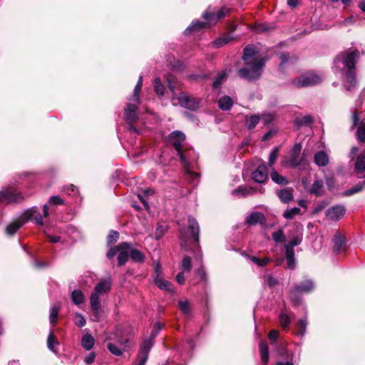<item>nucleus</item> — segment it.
<instances>
[{
    "instance_id": "nucleus-7",
    "label": "nucleus",
    "mask_w": 365,
    "mask_h": 365,
    "mask_svg": "<svg viewBox=\"0 0 365 365\" xmlns=\"http://www.w3.org/2000/svg\"><path fill=\"white\" fill-rule=\"evenodd\" d=\"M322 77L314 73H307L293 81L296 87H307L317 85L322 82Z\"/></svg>"
},
{
    "instance_id": "nucleus-34",
    "label": "nucleus",
    "mask_w": 365,
    "mask_h": 365,
    "mask_svg": "<svg viewBox=\"0 0 365 365\" xmlns=\"http://www.w3.org/2000/svg\"><path fill=\"white\" fill-rule=\"evenodd\" d=\"M58 345V342L56 340V336H54L52 331L48 336L47 339V346L48 349L54 353H56L57 351L56 349V346Z\"/></svg>"
},
{
    "instance_id": "nucleus-17",
    "label": "nucleus",
    "mask_w": 365,
    "mask_h": 365,
    "mask_svg": "<svg viewBox=\"0 0 365 365\" xmlns=\"http://www.w3.org/2000/svg\"><path fill=\"white\" fill-rule=\"evenodd\" d=\"M346 212L344 206L338 205L329 208L326 212V216L329 220H338L342 217Z\"/></svg>"
},
{
    "instance_id": "nucleus-31",
    "label": "nucleus",
    "mask_w": 365,
    "mask_h": 365,
    "mask_svg": "<svg viewBox=\"0 0 365 365\" xmlns=\"http://www.w3.org/2000/svg\"><path fill=\"white\" fill-rule=\"evenodd\" d=\"M129 255L132 260L136 262H143L145 259V255L138 250L133 249L130 245V250H129Z\"/></svg>"
},
{
    "instance_id": "nucleus-41",
    "label": "nucleus",
    "mask_w": 365,
    "mask_h": 365,
    "mask_svg": "<svg viewBox=\"0 0 365 365\" xmlns=\"http://www.w3.org/2000/svg\"><path fill=\"white\" fill-rule=\"evenodd\" d=\"M300 214V209L298 207H293L285 210L283 213V217L287 220L293 219L296 215Z\"/></svg>"
},
{
    "instance_id": "nucleus-16",
    "label": "nucleus",
    "mask_w": 365,
    "mask_h": 365,
    "mask_svg": "<svg viewBox=\"0 0 365 365\" xmlns=\"http://www.w3.org/2000/svg\"><path fill=\"white\" fill-rule=\"evenodd\" d=\"M130 250V244L128 242H121L118 245V262L119 266L125 264L129 256V250Z\"/></svg>"
},
{
    "instance_id": "nucleus-52",
    "label": "nucleus",
    "mask_w": 365,
    "mask_h": 365,
    "mask_svg": "<svg viewBox=\"0 0 365 365\" xmlns=\"http://www.w3.org/2000/svg\"><path fill=\"white\" fill-rule=\"evenodd\" d=\"M74 321L75 324L79 327H84L86 323L85 317L80 313H76Z\"/></svg>"
},
{
    "instance_id": "nucleus-32",
    "label": "nucleus",
    "mask_w": 365,
    "mask_h": 365,
    "mask_svg": "<svg viewBox=\"0 0 365 365\" xmlns=\"http://www.w3.org/2000/svg\"><path fill=\"white\" fill-rule=\"evenodd\" d=\"M259 352L262 361L264 364H267L269 361V349L265 342H260L259 344Z\"/></svg>"
},
{
    "instance_id": "nucleus-37",
    "label": "nucleus",
    "mask_w": 365,
    "mask_h": 365,
    "mask_svg": "<svg viewBox=\"0 0 365 365\" xmlns=\"http://www.w3.org/2000/svg\"><path fill=\"white\" fill-rule=\"evenodd\" d=\"M333 243H334V246H333L334 251L335 252H339L341 250V249L344 243V239L340 235L336 234L334 235V237L333 240Z\"/></svg>"
},
{
    "instance_id": "nucleus-47",
    "label": "nucleus",
    "mask_w": 365,
    "mask_h": 365,
    "mask_svg": "<svg viewBox=\"0 0 365 365\" xmlns=\"http://www.w3.org/2000/svg\"><path fill=\"white\" fill-rule=\"evenodd\" d=\"M276 118V115L272 112H264L262 115V119L264 123L268 124L274 121Z\"/></svg>"
},
{
    "instance_id": "nucleus-54",
    "label": "nucleus",
    "mask_w": 365,
    "mask_h": 365,
    "mask_svg": "<svg viewBox=\"0 0 365 365\" xmlns=\"http://www.w3.org/2000/svg\"><path fill=\"white\" fill-rule=\"evenodd\" d=\"M362 189H363V185H356L354 186L352 188L346 190L344 192V195H345V196L352 195L355 193L360 192Z\"/></svg>"
},
{
    "instance_id": "nucleus-45",
    "label": "nucleus",
    "mask_w": 365,
    "mask_h": 365,
    "mask_svg": "<svg viewBox=\"0 0 365 365\" xmlns=\"http://www.w3.org/2000/svg\"><path fill=\"white\" fill-rule=\"evenodd\" d=\"M178 306L180 309L184 314L187 316H189L190 314V308L187 301L180 300L178 302Z\"/></svg>"
},
{
    "instance_id": "nucleus-49",
    "label": "nucleus",
    "mask_w": 365,
    "mask_h": 365,
    "mask_svg": "<svg viewBox=\"0 0 365 365\" xmlns=\"http://www.w3.org/2000/svg\"><path fill=\"white\" fill-rule=\"evenodd\" d=\"M272 238L277 243L285 241V235L282 230H279L277 232H273Z\"/></svg>"
},
{
    "instance_id": "nucleus-28",
    "label": "nucleus",
    "mask_w": 365,
    "mask_h": 365,
    "mask_svg": "<svg viewBox=\"0 0 365 365\" xmlns=\"http://www.w3.org/2000/svg\"><path fill=\"white\" fill-rule=\"evenodd\" d=\"M355 170L356 173L361 175L365 173V154H361L358 156L355 163Z\"/></svg>"
},
{
    "instance_id": "nucleus-13",
    "label": "nucleus",
    "mask_w": 365,
    "mask_h": 365,
    "mask_svg": "<svg viewBox=\"0 0 365 365\" xmlns=\"http://www.w3.org/2000/svg\"><path fill=\"white\" fill-rule=\"evenodd\" d=\"M230 11V9L226 7H222L216 13L205 12L203 14L202 17L210 24H215L220 19L225 17Z\"/></svg>"
},
{
    "instance_id": "nucleus-57",
    "label": "nucleus",
    "mask_w": 365,
    "mask_h": 365,
    "mask_svg": "<svg viewBox=\"0 0 365 365\" xmlns=\"http://www.w3.org/2000/svg\"><path fill=\"white\" fill-rule=\"evenodd\" d=\"M251 260L259 266H265L269 262V259L267 257L264 259H259L257 257H252Z\"/></svg>"
},
{
    "instance_id": "nucleus-53",
    "label": "nucleus",
    "mask_w": 365,
    "mask_h": 365,
    "mask_svg": "<svg viewBox=\"0 0 365 365\" xmlns=\"http://www.w3.org/2000/svg\"><path fill=\"white\" fill-rule=\"evenodd\" d=\"M250 193H251V190L244 187H240L232 191V195L238 196H245Z\"/></svg>"
},
{
    "instance_id": "nucleus-51",
    "label": "nucleus",
    "mask_w": 365,
    "mask_h": 365,
    "mask_svg": "<svg viewBox=\"0 0 365 365\" xmlns=\"http://www.w3.org/2000/svg\"><path fill=\"white\" fill-rule=\"evenodd\" d=\"M278 155H279V148H275L272 150V152L269 154V166H272L275 163V162L278 158Z\"/></svg>"
},
{
    "instance_id": "nucleus-29",
    "label": "nucleus",
    "mask_w": 365,
    "mask_h": 365,
    "mask_svg": "<svg viewBox=\"0 0 365 365\" xmlns=\"http://www.w3.org/2000/svg\"><path fill=\"white\" fill-rule=\"evenodd\" d=\"M95 339L91 334H85L81 339V345L86 350H91L94 345Z\"/></svg>"
},
{
    "instance_id": "nucleus-22",
    "label": "nucleus",
    "mask_w": 365,
    "mask_h": 365,
    "mask_svg": "<svg viewBox=\"0 0 365 365\" xmlns=\"http://www.w3.org/2000/svg\"><path fill=\"white\" fill-rule=\"evenodd\" d=\"M314 162L320 167L326 166L329 163L328 155L324 151L316 153L314 155Z\"/></svg>"
},
{
    "instance_id": "nucleus-40",
    "label": "nucleus",
    "mask_w": 365,
    "mask_h": 365,
    "mask_svg": "<svg viewBox=\"0 0 365 365\" xmlns=\"http://www.w3.org/2000/svg\"><path fill=\"white\" fill-rule=\"evenodd\" d=\"M60 305L58 304H53L50 309V322L54 325L58 314Z\"/></svg>"
},
{
    "instance_id": "nucleus-20",
    "label": "nucleus",
    "mask_w": 365,
    "mask_h": 365,
    "mask_svg": "<svg viewBox=\"0 0 365 365\" xmlns=\"http://www.w3.org/2000/svg\"><path fill=\"white\" fill-rule=\"evenodd\" d=\"M155 283L160 289L165 290L168 292H173L171 283L164 279L161 276H159V274L155 277Z\"/></svg>"
},
{
    "instance_id": "nucleus-44",
    "label": "nucleus",
    "mask_w": 365,
    "mask_h": 365,
    "mask_svg": "<svg viewBox=\"0 0 365 365\" xmlns=\"http://www.w3.org/2000/svg\"><path fill=\"white\" fill-rule=\"evenodd\" d=\"M31 210H35L36 212H34V215L29 218V220H32L35 222L36 224L38 225H43V220L41 215L38 211L36 207H32Z\"/></svg>"
},
{
    "instance_id": "nucleus-12",
    "label": "nucleus",
    "mask_w": 365,
    "mask_h": 365,
    "mask_svg": "<svg viewBox=\"0 0 365 365\" xmlns=\"http://www.w3.org/2000/svg\"><path fill=\"white\" fill-rule=\"evenodd\" d=\"M302 182L304 188L311 194L321 196L324 194V182L322 180H314L312 185H309L307 178H303Z\"/></svg>"
},
{
    "instance_id": "nucleus-46",
    "label": "nucleus",
    "mask_w": 365,
    "mask_h": 365,
    "mask_svg": "<svg viewBox=\"0 0 365 365\" xmlns=\"http://www.w3.org/2000/svg\"><path fill=\"white\" fill-rule=\"evenodd\" d=\"M227 76V74L225 71H222L220 73H219L215 79V81L213 82V88H217L221 83L226 79Z\"/></svg>"
},
{
    "instance_id": "nucleus-14",
    "label": "nucleus",
    "mask_w": 365,
    "mask_h": 365,
    "mask_svg": "<svg viewBox=\"0 0 365 365\" xmlns=\"http://www.w3.org/2000/svg\"><path fill=\"white\" fill-rule=\"evenodd\" d=\"M23 197L19 193H16L13 189H7L0 192V202L11 203L19 202Z\"/></svg>"
},
{
    "instance_id": "nucleus-1",
    "label": "nucleus",
    "mask_w": 365,
    "mask_h": 365,
    "mask_svg": "<svg viewBox=\"0 0 365 365\" xmlns=\"http://www.w3.org/2000/svg\"><path fill=\"white\" fill-rule=\"evenodd\" d=\"M242 59L245 61V66L238 71L239 76L242 78L248 81L259 78L262 74L265 60L257 56L254 46L249 45L245 48Z\"/></svg>"
},
{
    "instance_id": "nucleus-60",
    "label": "nucleus",
    "mask_w": 365,
    "mask_h": 365,
    "mask_svg": "<svg viewBox=\"0 0 365 365\" xmlns=\"http://www.w3.org/2000/svg\"><path fill=\"white\" fill-rule=\"evenodd\" d=\"M264 282L269 287H274L277 284V281L271 275L265 276Z\"/></svg>"
},
{
    "instance_id": "nucleus-36",
    "label": "nucleus",
    "mask_w": 365,
    "mask_h": 365,
    "mask_svg": "<svg viewBox=\"0 0 365 365\" xmlns=\"http://www.w3.org/2000/svg\"><path fill=\"white\" fill-rule=\"evenodd\" d=\"M270 176L272 180L277 184L287 185L288 183V180L274 170L271 172Z\"/></svg>"
},
{
    "instance_id": "nucleus-61",
    "label": "nucleus",
    "mask_w": 365,
    "mask_h": 365,
    "mask_svg": "<svg viewBox=\"0 0 365 365\" xmlns=\"http://www.w3.org/2000/svg\"><path fill=\"white\" fill-rule=\"evenodd\" d=\"M49 204L51 205H63V200L58 196H52L49 199Z\"/></svg>"
},
{
    "instance_id": "nucleus-23",
    "label": "nucleus",
    "mask_w": 365,
    "mask_h": 365,
    "mask_svg": "<svg viewBox=\"0 0 365 365\" xmlns=\"http://www.w3.org/2000/svg\"><path fill=\"white\" fill-rule=\"evenodd\" d=\"M158 330H155V331H153L151 334L152 337L145 340L143 342L140 351H142V352H144L146 354H149V351L153 345V339L156 336V335L158 334Z\"/></svg>"
},
{
    "instance_id": "nucleus-4",
    "label": "nucleus",
    "mask_w": 365,
    "mask_h": 365,
    "mask_svg": "<svg viewBox=\"0 0 365 365\" xmlns=\"http://www.w3.org/2000/svg\"><path fill=\"white\" fill-rule=\"evenodd\" d=\"M111 288V281L110 279H104L98 282L90 297L91 309L93 312L91 319L94 322L100 321V315L101 312V305L100 297L109 292Z\"/></svg>"
},
{
    "instance_id": "nucleus-10",
    "label": "nucleus",
    "mask_w": 365,
    "mask_h": 365,
    "mask_svg": "<svg viewBox=\"0 0 365 365\" xmlns=\"http://www.w3.org/2000/svg\"><path fill=\"white\" fill-rule=\"evenodd\" d=\"M176 100L178 101V103L182 107L192 110H197L200 107L201 102L200 98L190 96L185 93H180Z\"/></svg>"
},
{
    "instance_id": "nucleus-50",
    "label": "nucleus",
    "mask_w": 365,
    "mask_h": 365,
    "mask_svg": "<svg viewBox=\"0 0 365 365\" xmlns=\"http://www.w3.org/2000/svg\"><path fill=\"white\" fill-rule=\"evenodd\" d=\"M155 91L157 94L163 96L165 91L164 86L160 83V78H157L155 79Z\"/></svg>"
},
{
    "instance_id": "nucleus-42",
    "label": "nucleus",
    "mask_w": 365,
    "mask_h": 365,
    "mask_svg": "<svg viewBox=\"0 0 365 365\" xmlns=\"http://www.w3.org/2000/svg\"><path fill=\"white\" fill-rule=\"evenodd\" d=\"M232 40V38L229 36H225L217 38L213 41V45L215 48H220L226 45Z\"/></svg>"
},
{
    "instance_id": "nucleus-11",
    "label": "nucleus",
    "mask_w": 365,
    "mask_h": 365,
    "mask_svg": "<svg viewBox=\"0 0 365 365\" xmlns=\"http://www.w3.org/2000/svg\"><path fill=\"white\" fill-rule=\"evenodd\" d=\"M314 284L312 280L307 279L296 286L291 291L290 298L294 303H297L299 299L297 297V293H308L313 290Z\"/></svg>"
},
{
    "instance_id": "nucleus-2",
    "label": "nucleus",
    "mask_w": 365,
    "mask_h": 365,
    "mask_svg": "<svg viewBox=\"0 0 365 365\" xmlns=\"http://www.w3.org/2000/svg\"><path fill=\"white\" fill-rule=\"evenodd\" d=\"M358 58V51H347L339 56L334 61L335 66L342 71L344 86L348 91L356 84L354 68Z\"/></svg>"
},
{
    "instance_id": "nucleus-8",
    "label": "nucleus",
    "mask_w": 365,
    "mask_h": 365,
    "mask_svg": "<svg viewBox=\"0 0 365 365\" xmlns=\"http://www.w3.org/2000/svg\"><path fill=\"white\" fill-rule=\"evenodd\" d=\"M302 145L295 144L291 150L290 158L287 160L283 162L284 165L297 168L301 165H306V160L303 157H301Z\"/></svg>"
},
{
    "instance_id": "nucleus-48",
    "label": "nucleus",
    "mask_w": 365,
    "mask_h": 365,
    "mask_svg": "<svg viewBox=\"0 0 365 365\" xmlns=\"http://www.w3.org/2000/svg\"><path fill=\"white\" fill-rule=\"evenodd\" d=\"M307 325V322L306 319H300L297 322V327L299 328L298 334L301 336H303L306 332V328Z\"/></svg>"
},
{
    "instance_id": "nucleus-39",
    "label": "nucleus",
    "mask_w": 365,
    "mask_h": 365,
    "mask_svg": "<svg viewBox=\"0 0 365 365\" xmlns=\"http://www.w3.org/2000/svg\"><path fill=\"white\" fill-rule=\"evenodd\" d=\"M142 85H143V81H142V76L140 77L135 88H134V92H133V96L130 98L131 99L132 101L135 102V103H140V100H139V97H138V95L140 92V90H141V88H142Z\"/></svg>"
},
{
    "instance_id": "nucleus-19",
    "label": "nucleus",
    "mask_w": 365,
    "mask_h": 365,
    "mask_svg": "<svg viewBox=\"0 0 365 365\" xmlns=\"http://www.w3.org/2000/svg\"><path fill=\"white\" fill-rule=\"evenodd\" d=\"M264 221V215L259 212H252L246 218V222L252 225H257V223L262 224Z\"/></svg>"
},
{
    "instance_id": "nucleus-62",
    "label": "nucleus",
    "mask_w": 365,
    "mask_h": 365,
    "mask_svg": "<svg viewBox=\"0 0 365 365\" xmlns=\"http://www.w3.org/2000/svg\"><path fill=\"white\" fill-rule=\"evenodd\" d=\"M279 336V331L275 330V329H272L269 331V335H268V337L269 339V340L272 341V343L273 344L274 341H276V340L277 339Z\"/></svg>"
},
{
    "instance_id": "nucleus-64",
    "label": "nucleus",
    "mask_w": 365,
    "mask_h": 365,
    "mask_svg": "<svg viewBox=\"0 0 365 365\" xmlns=\"http://www.w3.org/2000/svg\"><path fill=\"white\" fill-rule=\"evenodd\" d=\"M118 252V246L111 247L107 252V257L108 258H113Z\"/></svg>"
},
{
    "instance_id": "nucleus-21",
    "label": "nucleus",
    "mask_w": 365,
    "mask_h": 365,
    "mask_svg": "<svg viewBox=\"0 0 365 365\" xmlns=\"http://www.w3.org/2000/svg\"><path fill=\"white\" fill-rule=\"evenodd\" d=\"M232 105L233 101L228 96H224L218 100V106L222 110H230Z\"/></svg>"
},
{
    "instance_id": "nucleus-15",
    "label": "nucleus",
    "mask_w": 365,
    "mask_h": 365,
    "mask_svg": "<svg viewBox=\"0 0 365 365\" xmlns=\"http://www.w3.org/2000/svg\"><path fill=\"white\" fill-rule=\"evenodd\" d=\"M140 103H135L129 99L125 108V118L129 123L135 122L137 119L136 110Z\"/></svg>"
},
{
    "instance_id": "nucleus-9",
    "label": "nucleus",
    "mask_w": 365,
    "mask_h": 365,
    "mask_svg": "<svg viewBox=\"0 0 365 365\" xmlns=\"http://www.w3.org/2000/svg\"><path fill=\"white\" fill-rule=\"evenodd\" d=\"M35 210H28L26 211L20 218L10 223L6 228V232L8 235H13L16 232L34 215Z\"/></svg>"
},
{
    "instance_id": "nucleus-58",
    "label": "nucleus",
    "mask_w": 365,
    "mask_h": 365,
    "mask_svg": "<svg viewBox=\"0 0 365 365\" xmlns=\"http://www.w3.org/2000/svg\"><path fill=\"white\" fill-rule=\"evenodd\" d=\"M148 358V354L140 351L138 356V365H145Z\"/></svg>"
},
{
    "instance_id": "nucleus-38",
    "label": "nucleus",
    "mask_w": 365,
    "mask_h": 365,
    "mask_svg": "<svg viewBox=\"0 0 365 365\" xmlns=\"http://www.w3.org/2000/svg\"><path fill=\"white\" fill-rule=\"evenodd\" d=\"M192 268V261L191 258L189 256H185L182 258L180 264V269L181 271L189 272Z\"/></svg>"
},
{
    "instance_id": "nucleus-56",
    "label": "nucleus",
    "mask_w": 365,
    "mask_h": 365,
    "mask_svg": "<svg viewBox=\"0 0 365 365\" xmlns=\"http://www.w3.org/2000/svg\"><path fill=\"white\" fill-rule=\"evenodd\" d=\"M119 237V233L116 231L111 230L108 236V243L114 244Z\"/></svg>"
},
{
    "instance_id": "nucleus-43",
    "label": "nucleus",
    "mask_w": 365,
    "mask_h": 365,
    "mask_svg": "<svg viewBox=\"0 0 365 365\" xmlns=\"http://www.w3.org/2000/svg\"><path fill=\"white\" fill-rule=\"evenodd\" d=\"M279 321L282 329L287 328L291 323V319L286 313L280 314Z\"/></svg>"
},
{
    "instance_id": "nucleus-6",
    "label": "nucleus",
    "mask_w": 365,
    "mask_h": 365,
    "mask_svg": "<svg viewBox=\"0 0 365 365\" xmlns=\"http://www.w3.org/2000/svg\"><path fill=\"white\" fill-rule=\"evenodd\" d=\"M188 231L186 232L185 229H181L180 230V240L181 247L186 250L187 248V242L191 237H193L195 242L198 244L199 243V232L200 227L197 220L192 217H189L188 218Z\"/></svg>"
},
{
    "instance_id": "nucleus-59",
    "label": "nucleus",
    "mask_w": 365,
    "mask_h": 365,
    "mask_svg": "<svg viewBox=\"0 0 365 365\" xmlns=\"http://www.w3.org/2000/svg\"><path fill=\"white\" fill-rule=\"evenodd\" d=\"M166 230H167L166 226H163V225L158 226L155 231V238L160 239L164 235V233L166 232Z\"/></svg>"
},
{
    "instance_id": "nucleus-63",
    "label": "nucleus",
    "mask_w": 365,
    "mask_h": 365,
    "mask_svg": "<svg viewBox=\"0 0 365 365\" xmlns=\"http://www.w3.org/2000/svg\"><path fill=\"white\" fill-rule=\"evenodd\" d=\"M196 276L202 280L206 279V273L202 267L199 268L196 272Z\"/></svg>"
},
{
    "instance_id": "nucleus-18",
    "label": "nucleus",
    "mask_w": 365,
    "mask_h": 365,
    "mask_svg": "<svg viewBox=\"0 0 365 365\" xmlns=\"http://www.w3.org/2000/svg\"><path fill=\"white\" fill-rule=\"evenodd\" d=\"M267 169L265 165H259L252 173V179L258 183H263L267 180Z\"/></svg>"
},
{
    "instance_id": "nucleus-24",
    "label": "nucleus",
    "mask_w": 365,
    "mask_h": 365,
    "mask_svg": "<svg viewBox=\"0 0 365 365\" xmlns=\"http://www.w3.org/2000/svg\"><path fill=\"white\" fill-rule=\"evenodd\" d=\"M279 199L285 203L290 202L293 199L292 190L291 189L284 188L277 192Z\"/></svg>"
},
{
    "instance_id": "nucleus-55",
    "label": "nucleus",
    "mask_w": 365,
    "mask_h": 365,
    "mask_svg": "<svg viewBox=\"0 0 365 365\" xmlns=\"http://www.w3.org/2000/svg\"><path fill=\"white\" fill-rule=\"evenodd\" d=\"M356 135L359 141L365 143V124L359 126Z\"/></svg>"
},
{
    "instance_id": "nucleus-30",
    "label": "nucleus",
    "mask_w": 365,
    "mask_h": 365,
    "mask_svg": "<svg viewBox=\"0 0 365 365\" xmlns=\"http://www.w3.org/2000/svg\"><path fill=\"white\" fill-rule=\"evenodd\" d=\"M260 117L259 115H247L245 118V125L246 127L251 130L256 127L259 121Z\"/></svg>"
},
{
    "instance_id": "nucleus-33",
    "label": "nucleus",
    "mask_w": 365,
    "mask_h": 365,
    "mask_svg": "<svg viewBox=\"0 0 365 365\" xmlns=\"http://www.w3.org/2000/svg\"><path fill=\"white\" fill-rule=\"evenodd\" d=\"M71 300L76 305H79L84 301V294L82 291L75 289L71 293Z\"/></svg>"
},
{
    "instance_id": "nucleus-35",
    "label": "nucleus",
    "mask_w": 365,
    "mask_h": 365,
    "mask_svg": "<svg viewBox=\"0 0 365 365\" xmlns=\"http://www.w3.org/2000/svg\"><path fill=\"white\" fill-rule=\"evenodd\" d=\"M205 26V23L201 22L198 20L192 21V23L190 24V26H188L185 31V34L186 35H189L191 34L192 31H198L200 29L203 28Z\"/></svg>"
},
{
    "instance_id": "nucleus-27",
    "label": "nucleus",
    "mask_w": 365,
    "mask_h": 365,
    "mask_svg": "<svg viewBox=\"0 0 365 365\" xmlns=\"http://www.w3.org/2000/svg\"><path fill=\"white\" fill-rule=\"evenodd\" d=\"M313 123V118L309 115L297 117L294 120V125L297 127L309 125Z\"/></svg>"
},
{
    "instance_id": "nucleus-25",
    "label": "nucleus",
    "mask_w": 365,
    "mask_h": 365,
    "mask_svg": "<svg viewBox=\"0 0 365 365\" xmlns=\"http://www.w3.org/2000/svg\"><path fill=\"white\" fill-rule=\"evenodd\" d=\"M285 257L287 260V267L290 269H294L296 267L294 251L285 249Z\"/></svg>"
},
{
    "instance_id": "nucleus-5",
    "label": "nucleus",
    "mask_w": 365,
    "mask_h": 365,
    "mask_svg": "<svg viewBox=\"0 0 365 365\" xmlns=\"http://www.w3.org/2000/svg\"><path fill=\"white\" fill-rule=\"evenodd\" d=\"M106 341H108L107 349L113 355L120 356L126 351L128 340L120 338L117 331L107 336Z\"/></svg>"
},
{
    "instance_id": "nucleus-3",
    "label": "nucleus",
    "mask_w": 365,
    "mask_h": 365,
    "mask_svg": "<svg viewBox=\"0 0 365 365\" xmlns=\"http://www.w3.org/2000/svg\"><path fill=\"white\" fill-rule=\"evenodd\" d=\"M185 141V135L180 130L173 131L168 137V143L177 151L180 161L183 164L187 180L194 182L197 179L198 175L190 170L189 163L182 152V148Z\"/></svg>"
},
{
    "instance_id": "nucleus-26",
    "label": "nucleus",
    "mask_w": 365,
    "mask_h": 365,
    "mask_svg": "<svg viewBox=\"0 0 365 365\" xmlns=\"http://www.w3.org/2000/svg\"><path fill=\"white\" fill-rule=\"evenodd\" d=\"M302 240V234L297 231L296 235L291 238V240L284 245L285 249L294 250V247L299 245Z\"/></svg>"
}]
</instances>
